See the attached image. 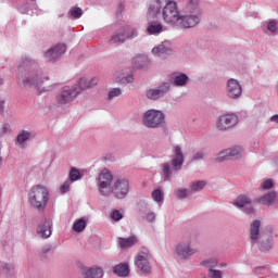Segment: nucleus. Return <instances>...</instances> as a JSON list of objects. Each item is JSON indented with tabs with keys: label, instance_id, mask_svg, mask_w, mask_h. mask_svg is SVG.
Masks as SVG:
<instances>
[{
	"label": "nucleus",
	"instance_id": "nucleus-8",
	"mask_svg": "<svg viewBox=\"0 0 278 278\" xmlns=\"http://www.w3.org/2000/svg\"><path fill=\"white\" fill-rule=\"evenodd\" d=\"M141 123L147 129H162L166 125V115L161 110L150 109L142 114Z\"/></svg>",
	"mask_w": 278,
	"mask_h": 278
},
{
	"label": "nucleus",
	"instance_id": "nucleus-40",
	"mask_svg": "<svg viewBox=\"0 0 278 278\" xmlns=\"http://www.w3.org/2000/svg\"><path fill=\"white\" fill-rule=\"evenodd\" d=\"M117 84H122V86H126V84H134V75H127L122 77L121 79H116Z\"/></svg>",
	"mask_w": 278,
	"mask_h": 278
},
{
	"label": "nucleus",
	"instance_id": "nucleus-6",
	"mask_svg": "<svg viewBox=\"0 0 278 278\" xmlns=\"http://www.w3.org/2000/svg\"><path fill=\"white\" fill-rule=\"evenodd\" d=\"M200 22L201 9L199 8V1L190 0L186 4L184 12L179 15L177 27H181L182 29H191L192 27H197V24Z\"/></svg>",
	"mask_w": 278,
	"mask_h": 278
},
{
	"label": "nucleus",
	"instance_id": "nucleus-49",
	"mask_svg": "<svg viewBox=\"0 0 278 278\" xmlns=\"http://www.w3.org/2000/svg\"><path fill=\"white\" fill-rule=\"evenodd\" d=\"M5 112V100L0 99V114Z\"/></svg>",
	"mask_w": 278,
	"mask_h": 278
},
{
	"label": "nucleus",
	"instance_id": "nucleus-17",
	"mask_svg": "<svg viewBox=\"0 0 278 278\" xmlns=\"http://www.w3.org/2000/svg\"><path fill=\"white\" fill-rule=\"evenodd\" d=\"M194 253H197V249L192 248L190 240L181 241L176 247V255L180 260H190Z\"/></svg>",
	"mask_w": 278,
	"mask_h": 278
},
{
	"label": "nucleus",
	"instance_id": "nucleus-52",
	"mask_svg": "<svg viewBox=\"0 0 278 278\" xmlns=\"http://www.w3.org/2000/svg\"><path fill=\"white\" fill-rule=\"evenodd\" d=\"M262 270H265V268L264 267H256L254 269V273L258 274V273H262Z\"/></svg>",
	"mask_w": 278,
	"mask_h": 278
},
{
	"label": "nucleus",
	"instance_id": "nucleus-28",
	"mask_svg": "<svg viewBox=\"0 0 278 278\" xmlns=\"http://www.w3.org/2000/svg\"><path fill=\"white\" fill-rule=\"evenodd\" d=\"M125 36L123 35V30L121 28L118 31L114 33L109 40V45H112L113 47H121V45H125Z\"/></svg>",
	"mask_w": 278,
	"mask_h": 278
},
{
	"label": "nucleus",
	"instance_id": "nucleus-48",
	"mask_svg": "<svg viewBox=\"0 0 278 278\" xmlns=\"http://www.w3.org/2000/svg\"><path fill=\"white\" fill-rule=\"evenodd\" d=\"M205 157V152L203 151H198L193 155V160H203Z\"/></svg>",
	"mask_w": 278,
	"mask_h": 278
},
{
	"label": "nucleus",
	"instance_id": "nucleus-12",
	"mask_svg": "<svg viewBox=\"0 0 278 278\" xmlns=\"http://www.w3.org/2000/svg\"><path fill=\"white\" fill-rule=\"evenodd\" d=\"M79 94V89L77 87L64 86L61 88L59 93L56 94L55 101L58 105H68V103H73L77 96Z\"/></svg>",
	"mask_w": 278,
	"mask_h": 278
},
{
	"label": "nucleus",
	"instance_id": "nucleus-4",
	"mask_svg": "<svg viewBox=\"0 0 278 278\" xmlns=\"http://www.w3.org/2000/svg\"><path fill=\"white\" fill-rule=\"evenodd\" d=\"M262 227V222L260 219H253L250 224V242L251 244H256L263 253L270 251L273 249L274 237L270 232H262L260 228Z\"/></svg>",
	"mask_w": 278,
	"mask_h": 278
},
{
	"label": "nucleus",
	"instance_id": "nucleus-18",
	"mask_svg": "<svg viewBox=\"0 0 278 278\" xmlns=\"http://www.w3.org/2000/svg\"><path fill=\"white\" fill-rule=\"evenodd\" d=\"M64 53H66V45L58 43L45 52V58L49 62H56Z\"/></svg>",
	"mask_w": 278,
	"mask_h": 278
},
{
	"label": "nucleus",
	"instance_id": "nucleus-33",
	"mask_svg": "<svg viewBox=\"0 0 278 278\" xmlns=\"http://www.w3.org/2000/svg\"><path fill=\"white\" fill-rule=\"evenodd\" d=\"M202 266H204V268H207L208 273L212 270H216V268L218 267V258H206L205 261L202 262Z\"/></svg>",
	"mask_w": 278,
	"mask_h": 278
},
{
	"label": "nucleus",
	"instance_id": "nucleus-56",
	"mask_svg": "<svg viewBox=\"0 0 278 278\" xmlns=\"http://www.w3.org/2000/svg\"><path fill=\"white\" fill-rule=\"evenodd\" d=\"M275 165L278 166V162L277 161H275Z\"/></svg>",
	"mask_w": 278,
	"mask_h": 278
},
{
	"label": "nucleus",
	"instance_id": "nucleus-35",
	"mask_svg": "<svg viewBox=\"0 0 278 278\" xmlns=\"http://www.w3.org/2000/svg\"><path fill=\"white\" fill-rule=\"evenodd\" d=\"M88 226V222L85 218H79L77 219L74 225H73V230L76 233H81V231H84L86 229V227Z\"/></svg>",
	"mask_w": 278,
	"mask_h": 278
},
{
	"label": "nucleus",
	"instance_id": "nucleus-14",
	"mask_svg": "<svg viewBox=\"0 0 278 278\" xmlns=\"http://www.w3.org/2000/svg\"><path fill=\"white\" fill-rule=\"evenodd\" d=\"M245 152L244 148L240 146H233L228 148L217 154L216 162H225V160H240V157H244Z\"/></svg>",
	"mask_w": 278,
	"mask_h": 278
},
{
	"label": "nucleus",
	"instance_id": "nucleus-38",
	"mask_svg": "<svg viewBox=\"0 0 278 278\" xmlns=\"http://www.w3.org/2000/svg\"><path fill=\"white\" fill-rule=\"evenodd\" d=\"M123 94V89L115 87L112 88L109 92H108V101H113V99H116L118 97H121Z\"/></svg>",
	"mask_w": 278,
	"mask_h": 278
},
{
	"label": "nucleus",
	"instance_id": "nucleus-44",
	"mask_svg": "<svg viewBox=\"0 0 278 278\" xmlns=\"http://www.w3.org/2000/svg\"><path fill=\"white\" fill-rule=\"evenodd\" d=\"M223 275H225V273L220 269H211V271H208L210 278H223Z\"/></svg>",
	"mask_w": 278,
	"mask_h": 278
},
{
	"label": "nucleus",
	"instance_id": "nucleus-41",
	"mask_svg": "<svg viewBox=\"0 0 278 278\" xmlns=\"http://www.w3.org/2000/svg\"><path fill=\"white\" fill-rule=\"evenodd\" d=\"M275 187L273 179H266L261 184V190H271Z\"/></svg>",
	"mask_w": 278,
	"mask_h": 278
},
{
	"label": "nucleus",
	"instance_id": "nucleus-30",
	"mask_svg": "<svg viewBox=\"0 0 278 278\" xmlns=\"http://www.w3.org/2000/svg\"><path fill=\"white\" fill-rule=\"evenodd\" d=\"M0 275L12 277L14 275V265L0 261Z\"/></svg>",
	"mask_w": 278,
	"mask_h": 278
},
{
	"label": "nucleus",
	"instance_id": "nucleus-16",
	"mask_svg": "<svg viewBox=\"0 0 278 278\" xmlns=\"http://www.w3.org/2000/svg\"><path fill=\"white\" fill-rule=\"evenodd\" d=\"M253 201L248 195L241 194L238 195L233 202L232 205L237 207L238 210H242L244 214H255V208L253 205H251Z\"/></svg>",
	"mask_w": 278,
	"mask_h": 278
},
{
	"label": "nucleus",
	"instance_id": "nucleus-19",
	"mask_svg": "<svg viewBox=\"0 0 278 278\" xmlns=\"http://www.w3.org/2000/svg\"><path fill=\"white\" fill-rule=\"evenodd\" d=\"M170 53H173V50L170 49V41L168 40L161 42L152 49V54H154L155 58H166V55H170Z\"/></svg>",
	"mask_w": 278,
	"mask_h": 278
},
{
	"label": "nucleus",
	"instance_id": "nucleus-50",
	"mask_svg": "<svg viewBox=\"0 0 278 278\" xmlns=\"http://www.w3.org/2000/svg\"><path fill=\"white\" fill-rule=\"evenodd\" d=\"M33 14H42V11L38 9V4H34Z\"/></svg>",
	"mask_w": 278,
	"mask_h": 278
},
{
	"label": "nucleus",
	"instance_id": "nucleus-55",
	"mask_svg": "<svg viewBox=\"0 0 278 278\" xmlns=\"http://www.w3.org/2000/svg\"><path fill=\"white\" fill-rule=\"evenodd\" d=\"M0 86H3V78H0Z\"/></svg>",
	"mask_w": 278,
	"mask_h": 278
},
{
	"label": "nucleus",
	"instance_id": "nucleus-45",
	"mask_svg": "<svg viewBox=\"0 0 278 278\" xmlns=\"http://www.w3.org/2000/svg\"><path fill=\"white\" fill-rule=\"evenodd\" d=\"M111 218L112 220H115V222L123 220V213H121V211L118 210H114L111 213Z\"/></svg>",
	"mask_w": 278,
	"mask_h": 278
},
{
	"label": "nucleus",
	"instance_id": "nucleus-51",
	"mask_svg": "<svg viewBox=\"0 0 278 278\" xmlns=\"http://www.w3.org/2000/svg\"><path fill=\"white\" fill-rule=\"evenodd\" d=\"M269 121H270L271 123L278 124V114L273 115V116L269 118Z\"/></svg>",
	"mask_w": 278,
	"mask_h": 278
},
{
	"label": "nucleus",
	"instance_id": "nucleus-42",
	"mask_svg": "<svg viewBox=\"0 0 278 278\" xmlns=\"http://www.w3.org/2000/svg\"><path fill=\"white\" fill-rule=\"evenodd\" d=\"M70 14L73 16V18H81L84 11H81L80 8H74L70 10Z\"/></svg>",
	"mask_w": 278,
	"mask_h": 278
},
{
	"label": "nucleus",
	"instance_id": "nucleus-25",
	"mask_svg": "<svg viewBox=\"0 0 278 278\" xmlns=\"http://www.w3.org/2000/svg\"><path fill=\"white\" fill-rule=\"evenodd\" d=\"M277 201V193L276 191H268L262 197L256 199V203H260V205H267L270 207Z\"/></svg>",
	"mask_w": 278,
	"mask_h": 278
},
{
	"label": "nucleus",
	"instance_id": "nucleus-22",
	"mask_svg": "<svg viewBox=\"0 0 278 278\" xmlns=\"http://www.w3.org/2000/svg\"><path fill=\"white\" fill-rule=\"evenodd\" d=\"M188 81H190V77H188L186 73L175 72L173 74L172 84L176 88H185V86H188Z\"/></svg>",
	"mask_w": 278,
	"mask_h": 278
},
{
	"label": "nucleus",
	"instance_id": "nucleus-1",
	"mask_svg": "<svg viewBox=\"0 0 278 278\" xmlns=\"http://www.w3.org/2000/svg\"><path fill=\"white\" fill-rule=\"evenodd\" d=\"M96 186L100 197H111L115 199H127L129 190L131 188L129 179L127 178H115L112 173L108 169H103L96 178Z\"/></svg>",
	"mask_w": 278,
	"mask_h": 278
},
{
	"label": "nucleus",
	"instance_id": "nucleus-27",
	"mask_svg": "<svg viewBox=\"0 0 278 278\" xmlns=\"http://www.w3.org/2000/svg\"><path fill=\"white\" fill-rule=\"evenodd\" d=\"M37 233L43 239L51 238V222L45 220L41 224H39L37 228Z\"/></svg>",
	"mask_w": 278,
	"mask_h": 278
},
{
	"label": "nucleus",
	"instance_id": "nucleus-32",
	"mask_svg": "<svg viewBox=\"0 0 278 278\" xmlns=\"http://www.w3.org/2000/svg\"><path fill=\"white\" fill-rule=\"evenodd\" d=\"M84 278H103V269L101 267L89 268Z\"/></svg>",
	"mask_w": 278,
	"mask_h": 278
},
{
	"label": "nucleus",
	"instance_id": "nucleus-36",
	"mask_svg": "<svg viewBox=\"0 0 278 278\" xmlns=\"http://www.w3.org/2000/svg\"><path fill=\"white\" fill-rule=\"evenodd\" d=\"M84 177V173L75 167H72L70 170V181L73 184L75 181H79Z\"/></svg>",
	"mask_w": 278,
	"mask_h": 278
},
{
	"label": "nucleus",
	"instance_id": "nucleus-2",
	"mask_svg": "<svg viewBox=\"0 0 278 278\" xmlns=\"http://www.w3.org/2000/svg\"><path fill=\"white\" fill-rule=\"evenodd\" d=\"M172 154L173 155L170 162H165L160 165L161 175L165 181H170V179H173L174 173H179V170L184 168V162H186L181 146L173 144Z\"/></svg>",
	"mask_w": 278,
	"mask_h": 278
},
{
	"label": "nucleus",
	"instance_id": "nucleus-15",
	"mask_svg": "<svg viewBox=\"0 0 278 278\" xmlns=\"http://www.w3.org/2000/svg\"><path fill=\"white\" fill-rule=\"evenodd\" d=\"M226 97L228 99H240L242 97V85L236 78H230L226 83Z\"/></svg>",
	"mask_w": 278,
	"mask_h": 278
},
{
	"label": "nucleus",
	"instance_id": "nucleus-34",
	"mask_svg": "<svg viewBox=\"0 0 278 278\" xmlns=\"http://www.w3.org/2000/svg\"><path fill=\"white\" fill-rule=\"evenodd\" d=\"M190 194H192L190 189H186V188H178L174 191V197L179 201H184V199H188Z\"/></svg>",
	"mask_w": 278,
	"mask_h": 278
},
{
	"label": "nucleus",
	"instance_id": "nucleus-24",
	"mask_svg": "<svg viewBox=\"0 0 278 278\" xmlns=\"http://www.w3.org/2000/svg\"><path fill=\"white\" fill-rule=\"evenodd\" d=\"M149 56L147 54H139L132 59L131 64L139 71H144L146 68H149Z\"/></svg>",
	"mask_w": 278,
	"mask_h": 278
},
{
	"label": "nucleus",
	"instance_id": "nucleus-53",
	"mask_svg": "<svg viewBox=\"0 0 278 278\" xmlns=\"http://www.w3.org/2000/svg\"><path fill=\"white\" fill-rule=\"evenodd\" d=\"M219 266L220 268H227V263H220Z\"/></svg>",
	"mask_w": 278,
	"mask_h": 278
},
{
	"label": "nucleus",
	"instance_id": "nucleus-46",
	"mask_svg": "<svg viewBox=\"0 0 278 278\" xmlns=\"http://www.w3.org/2000/svg\"><path fill=\"white\" fill-rule=\"evenodd\" d=\"M10 131H11L10 124L5 123L2 125L0 129V136H5V134H10Z\"/></svg>",
	"mask_w": 278,
	"mask_h": 278
},
{
	"label": "nucleus",
	"instance_id": "nucleus-3",
	"mask_svg": "<svg viewBox=\"0 0 278 278\" xmlns=\"http://www.w3.org/2000/svg\"><path fill=\"white\" fill-rule=\"evenodd\" d=\"M25 88H36L39 92H47L45 86L46 81H49V76L42 73V70L38 65L34 64L33 66L26 70V73L18 77Z\"/></svg>",
	"mask_w": 278,
	"mask_h": 278
},
{
	"label": "nucleus",
	"instance_id": "nucleus-10",
	"mask_svg": "<svg viewBox=\"0 0 278 278\" xmlns=\"http://www.w3.org/2000/svg\"><path fill=\"white\" fill-rule=\"evenodd\" d=\"M135 266L143 275H151V252L147 248H142L135 256Z\"/></svg>",
	"mask_w": 278,
	"mask_h": 278
},
{
	"label": "nucleus",
	"instance_id": "nucleus-5",
	"mask_svg": "<svg viewBox=\"0 0 278 278\" xmlns=\"http://www.w3.org/2000/svg\"><path fill=\"white\" fill-rule=\"evenodd\" d=\"M51 192L45 185H35L27 192V203L37 212H45L49 205Z\"/></svg>",
	"mask_w": 278,
	"mask_h": 278
},
{
	"label": "nucleus",
	"instance_id": "nucleus-26",
	"mask_svg": "<svg viewBox=\"0 0 278 278\" xmlns=\"http://www.w3.org/2000/svg\"><path fill=\"white\" fill-rule=\"evenodd\" d=\"M117 244L121 249H131L135 244H138V237L130 236L128 238L119 237L117 238Z\"/></svg>",
	"mask_w": 278,
	"mask_h": 278
},
{
	"label": "nucleus",
	"instance_id": "nucleus-43",
	"mask_svg": "<svg viewBox=\"0 0 278 278\" xmlns=\"http://www.w3.org/2000/svg\"><path fill=\"white\" fill-rule=\"evenodd\" d=\"M73 182H71V180H66L65 182H63V185L60 187V193L61 194H66V192H71V185Z\"/></svg>",
	"mask_w": 278,
	"mask_h": 278
},
{
	"label": "nucleus",
	"instance_id": "nucleus-11",
	"mask_svg": "<svg viewBox=\"0 0 278 278\" xmlns=\"http://www.w3.org/2000/svg\"><path fill=\"white\" fill-rule=\"evenodd\" d=\"M240 123V118L236 113H224L219 115L215 122V127L218 131H229Z\"/></svg>",
	"mask_w": 278,
	"mask_h": 278
},
{
	"label": "nucleus",
	"instance_id": "nucleus-37",
	"mask_svg": "<svg viewBox=\"0 0 278 278\" xmlns=\"http://www.w3.org/2000/svg\"><path fill=\"white\" fill-rule=\"evenodd\" d=\"M152 199L157 203L159 205H162L164 203V191L161 189H155L152 191Z\"/></svg>",
	"mask_w": 278,
	"mask_h": 278
},
{
	"label": "nucleus",
	"instance_id": "nucleus-31",
	"mask_svg": "<svg viewBox=\"0 0 278 278\" xmlns=\"http://www.w3.org/2000/svg\"><path fill=\"white\" fill-rule=\"evenodd\" d=\"M205 186H207V181L205 180H195L189 184V190L191 192V194L195 193V192H201V190H203V188H205Z\"/></svg>",
	"mask_w": 278,
	"mask_h": 278
},
{
	"label": "nucleus",
	"instance_id": "nucleus-47",
	"mask_svg": "<svg viewBox=\"0 0 278 278\" xmlns=\"http://www.w3.org/2000/svg\"><path fill=\"white\" fill-rule=\"evenodd\" d=\"M146 220H148V223H154L155 222V213L154 212H149L146 215Z\"/></svg>",
	"mask_w": 278,
	"mask_h": 278
},
{
	"label": "nucleus",
	"instance_id": "nucleus-29",
	"mask_svg": "<svg viewBox=\"0 0 278 278\" xmlns=\"http://www.w3.org/2000/svg\"><path fill=\"white\" fill-rule=\"evenodd\" d=\"M113 273L117 275V277H128L129 276V264L121 263L113 267Z\"/></svg>",
	"mask_w": 278,
	"mask_h": 278
},
{
	"label": "nucleus",
	"instance_id": "nucleus-54",
	"mask_svg": "<svg viewBox=\"0 0 278 278\" xmlns=\"http://www.w3.org/2000/svg\"><path fill=\"white\" fill-rule=\"evenodd\" d=\"M20 11H21V12H23L24 14H27V12H29V11H25V10H23V7H22V8H20Z\"/></svg>",
	"mask_w": 278,
	"mask_h": 278
},
{
	"label": "nucleus",
	"instance_id": "nucleus-21",
	"mask_svg": "<svg viewBox=\"0 0 278 278\" xmlns=\"http://www.w3.org/2000/svg\"><path fill=\"white\" fill-rule=\"evenodd\" d=\"M99 84V79L97 78H80L76 85H73L75 88H77L79 94L84 92V90H88V88H93V86H97Z\"/></svg>",
	"mask_w": 278,
	"mask_h": 278
},
{
	"label": "nucleus",
	"instance_id": "nucleus-39",
	"mask_svg": "<svg viewBox=\"0 0 278 278\" xmlns=\"http://www.w3.org/2000/svg\"><path fill=\"white\" fill-rule=\"evenodd\" d=\"M266 29L267 31H269V34H271L273 36L277 35L278 31V22L277 20H271L267 23L266 25Z\"/></svg>",
	"mask_w": 278,
	"mask_h": 278
},
{
	"label": "nucleus",
	"instance_id": "nucleus-23",
	"mask_svg": "<svg viewBox=\"0 0 278 278\" xmlns=\"http://www.w3.org/2000/svg\"><path fill=\"white\" fill-rule=\"evenodd\" d=\"M122 34L124 35V39L127 40H135V38H138L140 36V31L138 30V27L134 25H125L121 27Z\"/></svg>",
	"mask_w": 278,
	"mask_h": 278
},
{
	"label": "nucleus",
	"instance_id": "nucleus-20",
	"mask_svg": "<svg viewBox=\"0 0 278 278\" xmlns=\"http://www.w3.org/2000/svg\"><path fill=\"white\" fill-rule=\"evenodd\" d=\"M34 138H36V135L31 130H22L15 139V146L20 149H25L27 142L34 140Z\"/></svg>",
	"mask_w": 278,
	"mask_h": 278
},
{
	"label": "nucleus",
	"instance_id": "nucleus-13",
	"mask_svg": "<svg viewBox=\"0 0 278 278\" xmlns=\"http://www.w3.org/2000/svg\"><path fill=\"white\" fill-rule=\"evenodd\" d=\"M170 81H163L160 86L148 89L146 97L150 101H160V99H164L170 92Z\"/></svg>",
	"mask_w": 278,
	"mask_h": 278
},
{
	"label": "nucleus",
	"instance_id": "nucleus-7",
	"mask_svg": "<svg viewBox=\"0 0 278 278\" xmlns=\"http://www.w3.org/2000/svg\"><path fill=\"white\" fill-rule=\"evenodd\" d=\"M160 10H162V1L152 0L147 13L148 27L146 33L148 36H160V34H164L166 30V26L162 25V22H157Z\"/></svg>",
	"mask_w": 278,
	"mask_h": 278
},
{
	"label": "nucleus",
	"instance_id": "nucleus-9",
	"mask_svg": "<svg viewBox=\"0 0 278 278\" xmlns=\"http://www.w3.org/2000/svg\"><path fill=\"white\" fill-rule=\"evenodd\" d=\"M180 14L181 13H179V9H177V2L175 1L167 2L162 10L163 21L164 23H166V25H169L170 27H177Z\"/></svg>",
	"mask_w": 278,
	"mask_h": 278
}]
</instances>
